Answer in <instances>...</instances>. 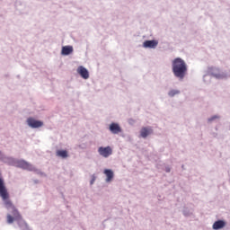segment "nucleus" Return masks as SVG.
<instances>
[{
  "mask_svg": "<svg viewBox=\"0 0 230 230\" xmlns=\"http://www.w3.org/2000/svg\"><path fill=\"white\" fill-rule=\"evenodd\" d=\"M16 166L18 168H22L23 170H33V167L31 166V164H30L28 162L24 160L18 161L16 163Z\"/></svg>",
  "mask_w": 230,
  "mask_h": 230,
  "instance_id": "nucleus-6",
  "label": "nucleus"
},
{
  "mask_svg": "<svg viewBox=\"0 0 230 230\" xmlns=\"http://www.w3.org/2000/svg\"><path fill=\"white\" fill-rule=\"evenodd\" d=\"M1 157H3V153H1V151H0V159H1Z\"/></svg>",
  "mask_w": 230,
  "mask_h": 230,
  "instance_id": "nucleus-17",
  "label": "nucleus"
},
{
  "mask_svg": "<svg viewBox=\"0 0 230 230\" xmlns=\"http://www.w3.org/2000/svg\"><path fill=\"white\" fill-rule=\"evenodd\" d=\"M98 153L102 157H110V155H112V147L109 146L106 147L101 146L98 148Z\"/></svg>",
  "mask_w": 230,
  "mask_h": 230,
  "instance_id": "nucleus-3",
  "label": "nucleus"
},
{
  "mask_svg": "<svg viewBox=\"0 0 230 230\" xmlns=\"http://www.w3.org/2000/svg\"><path fill=\"white\" fill-rule=\"evenodd\" d=\"M77 73L84 80H87L89 78V71L87 70V68L84 67L83 66H78Z\"/></svg>",
  "mask_w": 230,
  "mask_h": 230,
  "instance_id": "nucleus-5",
  "label": "nucleus"
},
{
  "mask_svg": "<svg viewBox=\"0 0 230 230\" xmlns=\"http://www.w3.org/2000/svg\"><path fill=\"white\" fill-rule=\"evenodd\" d=\"M177 94H181V91H179V90H171L168 93V96H170L171 98H173V96H177Z\"/></svg>",
  "mask_w": 230,
  "mask_h": 230,
  "instance_id": "nucleus-14",
  "label": "nucleus"
},
{
  "mask_svg": "<svg viewBox=\"0 0 230 230\" xmlns=\"http://www.w3.org/2000/svg\"><path fill=\"white\" fill-rule=\"evenodd\" d=\"M0 197L4 201L5 208L7 209H12V215L8 214L7 215V223L8 224H13L14 220H21L22 218L21 217V214L19 213V210L15 208V206H13V203L10 201V194L8 193V190H6V186H4V181L3 179L0 178Z\"/></svg>",
  "mask_w": 230,
  "mask_h": 230,
  "instance_id": "nucleus-1",
  "label": "nucleus"
},
{
  "mask_svg": "<svg viewBox=\"0 0 230 230\" xmlns=\"http://www.w3.org/2000/svg\"><path fill=\"white\" fill-rule=\"evenodd\" d=\"M73 52V48L71 46H65L62 48L61 53L62 55H71Z\"/></svg>",
  "mask_w": 230,
  "mask_h": 230,
  "instance_id": "nucleus-12",
  "label": "nucleus"
},
{
  "mask_svg": "<svg viewBox=\"0 0 230 230\" xmlns=\"http://www.w3.org/2000/svg\"><path fill=\"white\" fill-rule=\"evenodd\" d=\"M172 73L176 78H179L180 80H183L186 76V74L188 73V66L186 65V62L181 58H176L172 61Z\"/></svg>",
  "mask_w": 230,
  "mask_h": 230,
  "instance_id": "nucleus-2",
  "label": "nucleus"
},
{
  "mask_svg": "<svg viewBox=\"0 0 230 230\" xmlns=\"http://www.w3.org/2000/svg\"><path fill=\"white\" fill-rule=\"evenodd\" d=\"M153 130L150 128H142L140 130V136L141 137H148L150 134H152Z\"/></svg>",
  "mask_w": 230,
  "mask_h": 230,
  "instance_id": "nucleus-10",
  "label": "nucleus"
},
{
  "mask_svg": "<svg viewBox=\"0 0 230 230\" xmlns=\"http://www.w3.org/2000/svg\"><path fill=\"white\" fill-rule=\"evenodd\" d=\"M157 44H159V42L155 40H146L143 43V46L145 48H149L151 49H155V48H157Z\"/></svg>",
  "mask_w": 230,
  "mask_h": 230,
  "instance_id": "nucleus-7",
  "label": "nucleus"
},
{
  "mask_svg": "<svg viewBox=\"0 0 230 230\" xmlns=\"http://www.w3.org/2000/svg\"><path fill=\"white\" fill-rule=\"evenodd\" d=\"M213 229L218 230V229H224L226 227V221L224 220H217L213 224Z\"/></svg>",
  "mask_w": 230,
  "mask_h": 230,
  "instance_id": "nucleus-9",
  "label": "nucleus"
},
{
  "mask_svg": "<svg viewBox=\"0 0 230 230\" xmlns=\"http://www.w3.org/2000/svg\"><path fill=\"white\" fill-rule=\"evenodd\" d=\"M94 181H96L95 177H93V180L91 181V184H94Z\"/></svg>",
  "mask_w": 230,
  "mask_h": 230,
  "instance_id": "nucleus-16",
  "label": "nucleus"
},
{
  "mask_svg": "<svg viewBox=\"0 0 230 230\" xmlns=\"http://www.w3.org/2000/svg\"><path fill=\"white\" fill-rule=\"evenodd\" d=\"M166 172H170V169H167Z\"/></svg>",
  "mask_w": 230,
  "mask_h": 230,
  "instance_id": "nucleus-18",
  "label": "nucleus"
},
{
  "mask_svg": "<svg viewBox=\"0 0 230 230\" xmlns=\"http://www.w3.org/2000/svg\"><path fill=\"white\" fill-rule=\"evenodd\" d=\"M104 173L106 174V182H111L114 179V172L111 169H105Z\"/></svg>",
  "mask_w": 230,
  "mask_h": 230,
  "instance_id": "nucleus-11",
  "label": "nucleus"
},
{
  "mask_svg": "<svg viewBox=\"0 0 230 230\" xmlns=\"http://www.w3.org/2000/svg\"><path fill=\"white\" fill-rule=\"evenodd\" d=\"M217 118L218 117L217 116L211 117L210 119H208V121H213V119H217Z\"/></svg>",
  "mask_w": 230,
  "mask_h": 230,
  "instance_id": "nucleus-15",
  "label": "nucleus"
},
{
  "mask_svg": "<svg viewBox=\"0 0 230 230\" xmlns=\"http://www.w3.org/2000/svg\"><path fill=\"white\" fill-rule=\"evenodd\" d=\"M56 155H58V157H62L63 159L68 157L67 152L66 150H58L56 152Z\"/></svg>",
  "mask_w": 230,
  "mask_h": 230,
  "instance_id": "nucleus-13",
  "label": "nucleus"
},
{
  "mask_svg": "<svg viewBox=\"0 0 230 230\" xmlns=\"http://www.w3.org/2000/svg\"><path fill=\"white\" fill-rule=\"evenodd\" d=\"M110 130L112 134H119V132H121V128L117 123H111L110 125Z\"/></svg>",
  "mask_w": 230,
  "mask_h": 230,
  "instance_id": "nucleus-8",
  "label": "nucleus"
},
{
  "mask_svg": "<svg viewBox=\"0 0 230 230\" xmlns=\"http://www.w3.org/2000/svg\"><path fill=\"white\" fill-rule=\"evenodd\" d=\"M29 127H31V128H40V127H42L44 125V122L40 120H36L33 118H30L27 119Z\"/></svg>",
  "mask_w": 230,
  "mask_h": 230,
  "instance_id": "nucleus-4",
  "label": "nucleus"
}]
</instances>
